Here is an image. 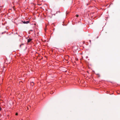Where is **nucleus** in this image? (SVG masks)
Returning <instances> with one entry per match:
<instances>
[{"label": "nucleus", "mask_w": 120, "mask_h": 120, "mask_svg": "<svg viewBox=\"0 0 120 120\" xmlns=\"http://www.w3.org/2000/svg\"><path fill=\"white\" fill-rule=\"evenodd\" d=\"M50 93L51 94H52V92H51Z\"/></svg>", "instance_id": "nucleus-6"}, {"label": "nucleus", "mask_w": 120, "mask_h": 120, "mask_svg": "<svg viewBox=\"0 0 120 120\" xmlns=\"http://www.w3.org/2000/svg\"><path fill=\"white\" fill-rule=\"evenodd\" d=\"M21 45H23V44H22Z\"/></svg>", "instance_id": "nucleus-12"}, {"label": "nucleus", "mask_w": 120, "mask_h": 120, "mask_svg": "<svg viewBox=\"0 0 120 120\" xmlns=\"http://www.w3.org/2000/svg\"><path fill=\"white\" fill-rule=\"evenodd\" d=\"M34 84V83L33 82H31L30 83V85L32 86H33Z\"/></svg>", "instance_id": "nucleus-3"}, {"label": "nucleus", "mask_w": 120, "mask_h": 120, "mask_svg": "<svg viewBox=\"0 0 120 120\" xmlns=\"http://www.w3.org/2000/svg\"><path fill=\"white\" fill-rule=\"evenodd\" d=\"M30 31H33L32 30H30Z\"/></svg>", "instance_id": "nucleus-9"}, {"label": "nucleus", "mask_w": 120, "mask_h": 120, "mask_svg": "<svg viewBox=\"0 0 120 120\" xmlns=\"http://www.w3.org/2000/svg\"><path fill=\"white\" fill-rule=\"evenodd\" d=\"M27 109H29L28 108V107H27Z\"/></svg>", "instance_id": "nucleus-10"}, {"label": "nucleus", "mask_w": 120, "mask_h": 120, "mask_svg": "<svg viewBox=\"0 0 120 120\" xmlns=\"http://www.w3.org/2000/svg\"><path fill=\"white\" fill-rule=\"evenodd\" d=\"M18 115V113H16V115Z\"/></svg>", "instance_id": "nucleus-5"}, {"label": "nucleus", "mask_w": 120, "mask_h": 120, "mask_svg": "<svg viewBox=\"0 0 120 120\" xmlns=\"http://www.w3.org/2000/svg\"><path fill=\"white\" fill-rule=\"evenodd\" d=\"M76 16L77 17H78L79 16V15H76Z\"/></svg>", "instance_id": "nucleus-4"}, {"label": "nucleus", "mask_w": 120, "mask_h": 120, "mask_svg": "<svg viewBox=\"0 0 120 120\" xmlns=\"http://www.w3.org/2000/svg\"><path fill=\"white\" fill-rule=\"evenodd\" d=\"M27 42L29 43L32 40L31 39H29L27 40Z\"/></svg>", "instance_id": "nucleus-2"}, {"label": "nucleus", "mask_w": 120, "mask_h": 120, "mask_svg": "<svg viewBox=\"0 0 120 120\" xmlns=\"http://www.w3.org/2000/svg\"><path fill=\"white\" fill-rule=\"evenodd\" d=\"M23 23L24 24H27L29 23V22L28 21H24L23 22Z\"/></svg>", "instance_id": "nucleus-1"}, {"label": "nucleus", "mask_w": 120, "mask_h": 120, "mask_svg": "<svg viewBox=\"0 0 120 120\" xmlns=\"http://www.w3.org/2000/svg\"><path fill=\"white\" fill-rule=\"evenodd\" d=\"M38 5H39V4H38Z\"/></svg>", "instance_id": "nucleus-11"}, {"label": "nucleus", "mask_w": 120, "mask_h": 120, "mask_svg": "<svg viewBox=\"0 0 120 120\" xmlns=\"http://www.w3.org/2000/svg\"><path fill=\"white\" fill-rule=\"evenodd\" d=\"M1 108L0 107V111L1 110Z\"/></svg>", "instance_id": "nucleus-8"}, {"label": "nucleus", "mask_w": 120, "mask_h": 120, "mask_svg": "<svg viewBox=\"0 0 120 120\" xmlns=\"http://www.w3.org/2000/svg\"><path fill=\"white\" fill-rule=\"evenodd\" d=\"M21 45H20V47H21Z\"/></svg>", "instance_id": "nucleus-7"}]
</instances>
